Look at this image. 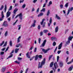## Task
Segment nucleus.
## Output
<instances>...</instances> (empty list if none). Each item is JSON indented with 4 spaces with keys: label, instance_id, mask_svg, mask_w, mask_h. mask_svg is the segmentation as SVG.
Masks as SVG:
<instances>
[{
    "label": "nucleus",
    "instance_id": "nucleus-1",
    "mask_svg": "<svg viewBox=\"0 0 73 73\" xmlns=\"http://www.w3.org/2000/svg\"><path fill=\"white\" fill-rule=\"evenodd\" d=\"M73 36H70L68 38V41L66 42V44L68 45L70 43V41L72 40V38H73Z\"/></svg>",
    "mask_w": 73,
    "mask_h": 73
},
{
    "label": "nucleus",
    "instance_id": "nucleus-2",
    "mask_svg": "<svg viewBox=\"0 0 73 73\" xmlns=\"http://www.w3.org/2000/svg\"><path fill=\"white\" fill-rule=\"evenodd\" d=\"M54 68H52V69L54 70V72H56V70L57 69V68H58V65L57 64H54Z\"/></svg>",
    "mask_w": 73,
    "mask_h": 73
},
{
    "label": "nucleus",
    "instance_id": "nucleus-3",
    "mask_svg": "<svg viewBox=\"0 0 73 73\" xmlns=\"http://www.w3.org/2000/svg\"><path fill=\"white\" fill-rule=\"evenodd\" d=\"M44 21H45V19H43L42 20V22L40 23L41 25H42L43 27H45V22L43 23Z\"/></svg>",
    "mask_w": 73,
    "mask_h": 73
},
{
    "label": "nucleus",
    "instance_id": "nucleus-4",
    "mask_svg": "<svg viewBox=\"0 0 73 73\" xmlns=\"http://www.w3.org/2000/svg\"><path fill=\"white\" fill-rule=\"evenodd\" d=\"M1 14L2 18H0V21H2L3 20V19H4V12H3V11H2Z\"/></svg>",
    "mask_w": 73,
    "mask_h": 73
},
{
    "label": "nucleus",
    "instance_id": "nucleus-5",
    "mask_svg": "<svg viewBox=\"0 0 73 73\" xmlns=\"http://www.w3.org/2000/svg\"><path fill=\"white\" fill-rule=\"evenodd\" d=\"M73 10V7L71 8H69L68 10V12L67 13L68 15H69V13H70V11L72 12V11Z\"/></svg>",
    "mask_w": 73,
    "mask_h": 73
},
{
    "label": "nucleus",
    "instance_id": "nucleus-6",
    "mask_svg": "<svg viewBox=\"0 0 73 73\" xmlns=\"http://www.w3.org/2000/svg\"><path fill=\"white\" fill-rule=\"evenodd\" d=\"M18 16L19 17V18L20 20H21L23 19V15L22 13H21L19 14H18Z\"/></svg>",
    "mask_w": 73,
    "mask_h": 73
},
{
    "label": "nucleus",
    "instance_id": "nucleus-7",
    "mask_svg": "<svg viewBox=\"0 0 73 73\" xmlns=\"http://www.w3.org/2000/svg\"><path fill=\"white\" fill-rule=\"evenodd\" d=\"M3 25L4 26V27H8V24H7V21H5L3 23Z\"/></svg>",
    "mask_w": 73,
    "mask_h": 73
},
{
    "label": "nucleus",
    "instance_id": "nucleus-8",
    "mask_svg": "<svg viewBox=\"0 0 73 73\" xmlns=\"http://www.w3.org/2000/svg\"><path fill=\"white\" fill-rule=\"evenodd\" d=\"M52 17H50V19L49 23H48V27H50V24H52Z\"/></svg>",
    "mask_w": 73,
    "mask_h": 73
},
{
    "label": "nucleus",
    "instance_id": "nucleus-9",
    "mask_svg": "<svg viewBox=\"0 0 73 73\" xmlns=\"http://www.w3.org/2000/svg\"><path fill=\"white\" fill-rule=\"evenodd\" d=\"M11 13L9 11L7 12L6 13V17H8L10 15H11Z\"/></svg>",
    "mask_w": 73,
    "mask_h": 73
},
{
    "label": "nucleus",
    "instance_id": "nucleus-10",
    "mask_svg": "<svg viewBox=\"0 0 73 73\" xmlns=\"http://www.w3.org/2000/svg\"><path fill=\"white\" fill-rule=\"evenodd\" d=\"M62 46V42H61L58 46V49H61Z\"/></svg>",
    "mask_w": 73,
    "mask_h": 73
},
{
    "label": "nucleus",
    "instance_id": "nucleus-11",
    "mask_svg": "<svg viewBox=\"0 0 73 73\" xmlns=\"http://www.w3.org/2000/svg\"><path fill=\"white\" fill-rule=\"evenodd\" d=\"M51 40L52 41L53 40H54L55 41H57V38H56L55 37L53 36L51 37Z\"/></svg>",
    "mask_w": 73,
    "mask_h": 73
},
{
    "label": "nucleus",
    "instance_id": "nucleus-12",
    "mask_svg": "<svg viewBox=\"0 0 73 73\" xmlns=\"http://www.w3.org/2000/svg\"><path fill=\"white\" fill-rule=\"evenodd\" d=\"M46 40H45L43 43L42 44V46H45V44H46Z\"/></svg>",
    "mask_w": 73,
    "mask_h": 73
},
{
    "label": "nucleus",
    "instance_id": "nucleus-13",
    "mask_svg": "<svg viewBox=\"0 0 73 73\" xmlns=\"http://www.w3.org/2000/svg\"><path fill=\"white\" fill-rule=\"evenodd\" d=\"M50 50V48H48L46 50H45L44 49H42V51L44 52V53H46L48 50Z\"/></svg>",
    "mask_w": 73,
    "mask_h": 73
},
{
    "label": "nucleus",
    "instance_id": "nucleus-14",
    "mask_svg": "<svg viewBox=\"0 0 73 73\" xmlns=\"http://www.w3.org/2000/svg\"><path fill=\"white\" fill-rule=\"evenodd\" d=\"M58 31V26L56 27L55 28V33H57Z\"/></svg>",
    "mask_w": 73,
    "mask_h": 73
},
{
    "label": "nucleus",
    "instance_id": "nucleus-15",
    "mask_svg": "<svg viewBox=\"0 0 73 73\" xmlns=\"http://www.w3.org/2000/svg\"><path fill=\"white\" fill-rule=\"evenodd\" d=\"M72 68L73 66H72L68 68V71H72Z\"/></svg>",
    "mask_w": 73,
    "mask_h": 73
},
{
    "label": "nucleus",
    "instance_id": "nucleus-16",
    "mask_svg": "<svg viewBox=\"0 0 73 73\" xmlns=\"http://www.w3.org/2000/svg\"><path fill=\"white\" fill-rule=\"evenodd\" d=\"M18 10V9L16 8L13 11V13L14 15H16V12Z\"/></svg>",
    "mask_w": 73,
    "mask_h": 73
},
{
    "label": "nucleus",
    "instance_id": "nucleus-17",
    "mask_svg": "<svg viewBox=\"0 0 73 73\" xmlns=\"http://www.w3.org/2000/svg\"><path fill=\"white\" fill-rule=\"evenodd\" d=\"M21 36H20L17 39V42H19L20 41V38H21Z\"/></svg>",
    "mask_w": 73,
    "mask_h": 73
},
{
    "label": "nucleus",
    "instance_id": "nucleus-18",
    "mask_svg": "<svg viewBox=\"0 0 73 73\" xmlns=\"http://www.w3.org/2000/svg\"><path fill=\"white\" fill-rule=\"evenodd\" d=\"M26 56L28 58H31V57L29 55V52H28L27 53H26Z\"/></svg>",
    "mask_w": 73,
    "mask_h": 73
},
{
    "label": "nucleus",
    "instance_id": "nucleus-19",
    "mask_svg": "<svg viewBox=\"0 0 73 73\" xmlns=\"http://www.w3.org/2000/svg\"><path fill=\"white\" fill-rule=\"evenodd\" d=\"M55 17L56 18H57V19H58V20H60L61 19V18H60V17H59V16H58V15H57V14L56 15Z\"/></svg>",
    "mask_w": 73,
    "mask_h": 73
},
{
    "label": "nucleus",
    "instance_id": "nucleus-20",
    "mask_svg": "<svg viewBox=\"0 0 73 73\" xmlns=\"http://www.w3.org/2000/svg\"><path fill=\"white\" fill-rule=\"evenodd\" d=\"M43 65V64H39L38 65V69L41 68Z\"/></svg>",
    "mask_w": 73,
    "mask_h": 73
},
{
    "label": "nucleus",
    "instance_id": "nucleus-21",
    "mask_svg": "<svg viewBox=\"0 0 73 73\" xmlns=\"http://www.w3.org/2000/svg\"><path fill=\"white\" fill-rule=\"evenodd\" d=\"M50 10H48L47 12L46 15L47 16H48L49 15V14L50 13Z\"/></svg>",
    "mask_w": 73,
    "mask_h": 73
},
{
    "label": "nucleus",
    "instance_id": "nucleus-22",
    "mask_svg": "<svg viewBox=\"0 0 73 73\" xmlns=\"http://www.w3.org/2000/svg\"><path fill=\"white\" fill-rule=\"evenodd\" d=\"M45 62V59L44 58L43 60L41 62V64H44Z\"/></svg>",
    "mask_w": 73,
    "mask_h": 73
},
{
    "label": "nucleus",
    "instance_id": "nucleus-23",
    "mask_svg": "<svg viewBox=\"0 0 73 73\" xmlns=\"http://www.w3.org/2000/svg\"><path fill=\"white\" fill-rule=\"evenodd\" d=\"M43 15L44 13H40V14L38 15V17H40V16H42Z\"/></svg>",
    "mask_w": 73,
    "mask_h": 73
},
{
    "label": "nucleus",
    "instance_id": "nucleus-24",
    "mask_svg": "<svg viewBox=\"0 0 73 73\" xmlns=\"http://www.w3.org/2000/svg\"><path fill=\"white\" fill-rule=\"evenodd\" d=\"M48 30H44L43 31V32L44 33H48Z\"/></svg>",
    "mask_w": 73,
    "mask_h": 73
},
{
    "label": "nucleus",
    "instance_id": "nucleus-25",
    "mask_svg": "<svg viewBox=\"0 0 73 73\" xmlns=\"http://www.w3.org/2000/svg\"><path fill=\"white\" fill-rule=\"evenodd\" d=\"M7 5H5V8H4V12L5 13L6 12V11H7Z\"/></svg>",
    "mask_w": 73,
    "mask_h": 73
},
{
    "label": "nucleus",
    "instance_id": "nucleus-26",
    "mask_svg": "<svg viewBox=\"0 0 73 73\" xmlns=\"http://www.w3.org/2000/svg\"><path fill=\"white\" fill-rule=\"evenodd\" d=\"M8 31H6V32H5V37H6V36H8Z\"/></svg>",
    "mask_w": 73,
    "mask_h": 73
},
{
    "label": "nucleus",
    "instance_id": "nucleus-27",
    "mask_svg": "<svg viewBox=\"0 0 73 73\" xmlns=\"http://www.w3.org/2000/svg\"><path fill=\"white\" fill-rule=\"evenodd\" d=\"M52 1H50L49 3V4L47 6L48 7H49L50 5H52Z\"/></svg>",
    "mask_w": 73,
    "mask_h": 73
},
{
    "label": "nucleus",
    "instance_id": "nucleus-28",
    "mask_svg": "<svg viewBox=\"0 0 73 73\" xmlns=\"http://www.w3.org/2000/svg\"><path fill=\"white\" fill-rule=\"evenodd\" d=\"M3 8H4V5H2L0 8V11H2L3 9Z\"/></svg>",
    "mask_w": 73,
    "mask_h": 73
},
{
    "label": "nucleus",
    "instance_id": "nucleus-29",
    "mask_svg": "<svg viewBox=\"0 0 73 73\" xmlns=\"http://www.w3.org/2000/svg\"><path fill=\"white\" fill-rule=\"evenodd\" d=\"M40 12H45V9L44 8H42L40 11Z\"/></svg>",
    "mask_w": 73,
    "mask_h": 73
},
{
    "label": "nucleus",
    "instance_id": "nucleus-30",
    "mask_svg": "<svg viewBox=\"0 0 73 73\" xmlns=\"http://www.w3.org/2000/svg\"><path fill=\"white\" fill-rule=\"evenodd\" d=\"M5 70V67H3L2 68V72H4Z\"/></svg>",
    "mask_w": 73,
    "mask_h": 73
},
{
    "label": "nucleus",
    "instance_id": "nucleus-31",
    "mask_svg": "<svg viewBox=\"0 0 73 73\" xmlns=\"http://www.w3.org/2000/svg\"><path fill=\"white\" fill-rule=\"evenodd\" d=\"M36 24L33 23L31 25V27H35Z\"/></svg>",
    "mask_w": 73,
    "mask_h": 73
},
{
    "label": "nucleus",
    "instance_id": "nucleus-32",
    "mask_svg": "<svg viewBox=\"0 0 73 73\" xmlns=\"http://www.w3.org/2000/svg\"><path fill=\"white\" fill-rule=\"evenodd\" d=\"M25 7H26V5L25 4H24L23 5L22 7V8L24 9V8H25Z\"/></svg>",
    "mask_w": 73,
    "mask_h": 73
},
{
    "label": "nucleus",
    "instance_id": "nucleus-33",
    "mask_svg": "<svg viewBox=\"0 0 73 73\" xmlns=\"http://www.w3.org/2000/svg\"><path fill=\"white\" fill-rule=\"evenodd\" d=\"M17 21H18V20H17L16 21L15 23H13V26H14V25H16V24Z\"/></svg>",
    "mask_w": 73,
    "mask_h": 73
},
{
    "label": "nucleus",
    "instance_id": "nucleus-34",
    "mask_svg": "<svg viewBox=\"0 0 73 73\" xmlns=\"http://www.w3.org/2000/svg\"><path fill=\"white\" fill-rule=\"evenodd\" d=\"M52 57H53V55H50L48 58L49 60H50V58H51Z\"/></svg>",
    "mask_w": 73,
    "mask_h": 73
},
{
    "label": "nucleus",
    "instance_id": "nucleus-35",
    "mask_svg": "<svg viewBox=\"0 0 73 73\" xmlns=\"http://www.w3.org/2000/svg\"><path fill=\"white\" fill-rule=\"evenodd\" d=\"M19 48H16L15 49V53H17V52H18V51H19Z\"/></svg>",
    "mask_w": 73,
    "mask_h": 73
},
{
    "label": "nucleus",
    "instance_id": "nucleus-36",
    "mask_svg": "<svg viewBox=\"0 0 73 73\" xmlns=\"http://www.w3.org/2000/svg\"><path fill=\"white\" fill-rule=\"evenodd\" d=\"M12 6H10V7H9V9L8 10V11H9L12 10Z\"/></svg>",
    "mask_w": 73,
    "mask_h": 73
},
{
    "label": "nucleus",
    "instance_id": "nucleus-37",
    "mask_svg": "<svg viewBox=\"0 0 73 73\" xmlns=\"http://www.w3.org/2000/svg\"><path fill=\"white\" fill-rule=\"evenodd\" d=\"M4 41H3L2 42V43H0V46H2L4 44Z\"/></svg>",
    "mask_w": 73,
    "mask_h": 73
},
{
    "label": "nucleus",
    "instance_id": "nucleus-38",
    "mask_svg": "<svg viewBox=\"0 0 73 73\" xmlns=\"http://www.w3.org/2000/svg\"><path fill=\"white\" fill-rule=\"evenodd\" d=\"M68 4H69V3H66L65 5V7H66V8H67V7H68Z\"/></svg>",
    "mask_w": 73,
    "mask_h": 73
},
{
    "label": "nucleus",
    "instance_id": "nucleus-39",
    "mask_svg": "<svg viewBox=\"0 0 73 73\" xmlns=\"http://www.w3.org/2000/svg\"><path fill=\"white\" fill-rule=\"evenodd\" d=\"M38 42L39 44H40V42H41V38H40L38 39Z\"/></svg>",
    "mask_w": 73,
    "mask_h": 73
},
{
    "label": "nucleus",
    "instance_id": "nucleus-40",
    "mask_svg": "<svg viewBox=\"0 0 73 73\" xmlns=\"http://www.w3.org/2000/svg\"><path fill=\"white\" fill-rule=\"evenodd\" d=\"M12 56H13V54H12L11 55H10V56H9L7 59H8V58H11V57H12Z\"/></svg>",
    "mask_w": 73,
    "mask_h": 73
},
{
    "label": "nucleus",
    "instance_id": "nucleus-41",
    "mask_svg": "<svg viewBox=\"0 0 73 73\" xmlns=\"http://www.w3.org/2000/svg\"><path fill=\"white\" fill-rule=\"evenodd\" d=\"M46 5V3L44 4L43 5V6L42 8H44V7H45Z\"/></svg>",
    "mask_w": 73,
    "mask_h": 73
},
{
    "label": "nucleus",
    "instance_id": "nucleus-42",
    "mask_svg": "<svg viewBox=\"0 0 73 73\" xmlns=\"http://www.w3.org/2000/svg\"><path fill=\"white\" fill-rule=\"evenodd\" d=\"M10 45L11 46H12V41H10Z\"/></svg>",
    "mask_w": 73,
    "mask_h": 73
},
{
    "label": "nucleus",
    "instance_id": "nucleus-43",
    "mask_svg": "<svg viewBox=\"0 0 73 73\" xmlns=\"http://www.w3.org/2000/svg\"><path fill=\"white\" fill-rule=\"evenodd\" d=\"M43 35V32L41 31L40 33V35L41 36H42Z\"/></svg>",
    "mask_w": 73,
    "mask_h": 73
},
{
    "label": "nucleus",
    "instance_id": "nucleus-44",
    "mask_svg": "<svg viewBox=\"0 0 73 73\" xmlns=\"http://www.w3.org/2000/svg\"><path fill=\"white\" fill-rule=\"evenodd\" d=\"M38 55H36V57H35V60H37L38 58Z\"/></svg>",
    "mask_w": 73,
    "mask_h": 73
},
{
    "label": "nucleus",
    "instance_id": "nucleus-45",
    "mask_svg": "<svg viewBox=\"0 0 73 73\" xmlns=\"http://www.w3.org/2000/svg\"><path fill=\"white\" fill-rule=\"evenodd\" d=\"M21 25L18 26V27H19L18 28V30H20V29L21 28Z\"/></svg>",
    "mask_w": 73,
    "mask_h": 73
},
{
    "label": "nucleus",
    "instance_id": "nucleus-46",
    "mask_svg": "<svg viewBox=\"0 0 73 73\" xmlns=\"http://www.w3.org/2000/svg\"><path fill=\"white\" fill-rule=\"evenodd\" d=\"M38 57L40 58H42V55H38Z\"/></svg>",
    "mask_w": 73,
    "mask_h": 73
},
{
    "label": "nucleus",
    "instance_id": "nucleus-47",
    "mask_svg": "<svg viewBox=\"0 0 73 73\" xmlns=\"http://www.w3.org/2000/svg\"><path fill=\"white\" fill-rule=\"evenodd\" d=\"M56 45V43L55 42H54L53 43V46H55Z\"/></svg>",
    "mask_w": 73,
    "mask_h": 73
},
{
    "label": "nucleus",
    "instance_id": "nucleus-48",
    "mask_svg": "<svg viewBox=\"0 0 73 73\" xmlns=\"http://www.w3.org/2000/svg\"><path fill=\"white\" fill-rule=\"evenodd\" d=\"M18 5H19V4L17 3H16L15 5V7H17Z\"/></svg>",
    "mask_w": 73,
    "mask_h": 73
},
{
    "label": "nucleus",
    "instance_id": "nucleus-49",
    "mask_svg": "<svg viewBox=\"0 0 73 73\" xmlns=\"http://www.w3.org/2000/svg\"><path fill=\"white\" fill-rule=\"evenodd\" d=\"M4 54V52H0V54L1 55H3V54Z\"/></svg>",
    "mask_w": 73,
    "mask_h": 73
},
{
    "label": "nucleus",
    "instance_id": "nucleus-50",
    "mask_svg": "<svg viewBox=\"0 0 73 73\" xmlns=\"http://www.w3.org/2000/svg\"><path fill=\"white\" fill-rule=\"evenodd\" d=\"M59 56H57V62H58V60H59Z\"/></svg>",
    "mask_w": 73,
    "mask_h": 73
},
{
    "label": "nucleus",
    "instance_id": "nucleus-51",
    "mask_svg": "<svg viewBox=\"0 0 73 73\" xmlns=\"http://www.w3.org/2000/svg\"><path fill=\"white\" fill-rule=\"evenodd\" d=\"M69 59V57H67L66 59V62H68V59Z\"/></svg>",
    "mask_w": 73,
    "mask_h": 73
},
{
    "label": "nucleus",
    "instance_id": "nucleus-52",
    "mask_svg": "<svg viewBox=\"0 0 73 73\" xmlns=\"http://www.w3.org/2000/svg\"><path fill=\"white\" fill-rule=\"evenodd\" d=\"M53 64H50V68H52V67H53Z\"/></svg>",
    "mask_w": 73,
    "mask_h": 73
},
{
    "label": "nucleus",
    "instance_id": "nucleus-53",
    "mask_svg": "<svg viewBox=\"0 0 73 73\" xmlns=\"http://www.w3.org/2000/svg\"><path fill=\"white\" fill-rule=\"evenodd\" d=\"M61 51L58 50L57 52V53L58 54H60V53H61Z\"/></svg>",
    "mask_w": 73,
    "mask_h": 73
},
{
    "label": "nucleus",
    "instance_id": "nucleus-54",
    "mask_svg": "<svg viewBox=\"0 0 73 73\" xmlns=\"http://www.w3.org/2000/svg\"><path fill=\"white\" fill-rule=\"evenodd\" d=\"M59 62V64H63V62L61 61H60Z\"/></svg>",
    "mask_w": 73,
    "mask_h": 73
},
{
    "label": "nucleus",
    "instance_id": "nucleus-55",
    "mask_svg": "<svg viewBox=\"0 0 73 73\" xmlns=\"http://www.w3.org/2000/svg\"><path fill=\"white\" fill-rule=\"evenodd\" d=\"M7 20H8L9 21H11V17L8 18L7 19Z\"/></svg>",
    "mask_w": 73,
    "mask_h": 73
},
{
    "label": "nucleus",
    "instance_id": "nucleus-56",
    "mask_svg": "<svg viewBox=\"0 0 73 73\" xmlns=\"http://www.w3.org/2000/svg\"><path fill=\"white\" fill-rule=\"evenodd\" d=\"M7 42H6L5 43L4 45V46H5L7 45Z\"/></svg>",
    "mask_w": 73,
    "mask_h": 73
},
{
    "label": "nucleus",
    "instance_id": "nucleus-57",
    "mask_svg": "<svg viewBox=\"0 0 73 73\" xmlns=\"http://www.w3.org/2000/svg\"><path fill=\"white\" fill-rule=\"evenodd\" d=\"M37 50V48H35L34 50V52H36Z\"/></svg>",
    "mask_w": 73,
    "mask_h": 73
},
{
    "label": "nucleus",
    "instance_id": "nucleus-58",
    "mask_svg": "<svg viewBox=\"0 0 73 73\" xmlns=\"http://www.w3.org/2000/svg\"><path fill=\"white\" fill-rule=\"evenodd\" d=\"M8 49H9V47H8L6 49V50H5V52H6L8 50Z\"/></svg>",
    "mask_w": 73,
    "mask_h": 73
},
{
    "label": "nucleus",
    "instance_id": "nucleus-59",
    "mask_svg": "<svg viewBox=\"0 0 73 73\" xmlns=\"http://www.w3.org/2000/svg\"><path fill=\"white\" fill-rule=\"evenodd\" d=\"M18 59L19 60H22V58L20 57H18Z\"/></svg>",
    "mask_w": 73,
    "mask_h": 73
},
{
    "label": "nucleus",
    "instance_id": "nucleus-60",
    "mask_svg": "<svg viewBox=\"0 0 73 73\" xmlns=\"http://www.w3.org/2000/svg\"><path fill=\"white\" fill-rule=\"evenodd\" d=\"M39 9H40V8H38L36 11V12L38 13L39 12Z\"/></svg>",
    "mask_w": 73,
    "mask_h": 73
},
{
    "label": "nucleus",
    "instance_id": "nucleus-61",
    "mask_svg": "<svg viewBox=\"0 0 73 73\" xmlns=\"http://www.w3.org/2000/svg\"><path fill=\"white\" fill-rule=\"evenodd\" d=\"M15 63H17V64H20V63L18 62L17 61H15Z\"/></svg>",
    "mask_w": 73,
    "mask_h": 73
},
{
    "label": "nucleus",
    "instance_id": "nucleus-62",
    "mask_svg": "<svg viewBox=\"0 0 73 73\" xmlns=\"http://www.w3.org/2000/svg\"><path fill=\"white\" fill-rule=\"evenodd\" d=\"M33 49V47L32 46L30 49L29 50H32Z\"/></svg>",
    "mask_w": 73,
    "mask_h": 73
},
{
    "label": "nucleus",
    "instance_id": "nucleus-63",
    "mask_svg": "<svg viewBox=\"0 0 73 73\" xmlns=\"http://www.w3.org/2000/svg\"><path fill=\"white\" fill-rule=\"evenodd\" d=\"M60 7L61 8H63V5H60Z\"/></svg>",
    "mask_w": 73,
    "mask_h": 73
},
{
    "label": "nucleus",
    "instance_id": "nucleus-64",
    "mask_svg": "<svg viewBox=\"0 0 73 73\" xmlns=\"http://www.w3.org/2000/svg\"><path fill=\"white\" fill-rule=\"evenodd\" d=\"M66 53L67 54H69V51H67L66 52Z\"/></svg>",
    "mask_w": 73,
    "mask_h": 73
}]
</instances>
